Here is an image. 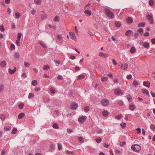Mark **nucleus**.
Instances as JSON below:
<instances>
[{"mask_svg":"<svg viewBox=\"0 0 155 155\" xmlns=\"http://www.w3.org/2000/svg\"><path fill=\"white\" fill-rule=\"evenodd\" d=\"M104 11L106 13V15L108 18L110 19H112L114 18V14L110 10L107 8H105L104 9Z\"/></svg>","mask_w":155,"mask_h":155,"instance_id":"1","label":"nucleus"},{"mask_svg":"<svg viewBox=\"0 0 155 155\" xmlns=\"http://www.w3.org/2000/svg\"><path fill=\"white\" fill-rule=\"evenodd\" d=\"M131 149L133 151L137 152L141 149V148L139 145L135 144L134 145H132L131 147Z\"/></svg>","mask_w":155,"mask_h":155,"instance_id":"2","label":"nucleus"},{"mask_svg":"<svg viewBox=\"0 0 155 155\" xmlns=\"http://www.w3.org/2000/svg\"><path fill=\"white\" fill-rule=\"evenodd\" d=\"M147 18L150 24H152L153 23V15L151 13L147 14L146 15Z\"/></svg>","mask_w":155,"mask_h":155,"instance_id":"3","label":"nucleus"},{"mask_svg":"<svg viewBox=\"0 0 155 155\" xmlns=\"http://www.w3.org/2000/svg\"><path fill=\"white\" fill-rule=\"evenodd\" d=\"M101 103L104 106H106L109 104V101L107 99H104L101 101Z\"/></svg>","mask_w":155,"mask_h":155,"instance_id":"4","label":"nucleus"},{"mask_svg":"<svg viewBox=\"0 0 155 155\" xmlns=\"http://www.w3.org/2000/svg\"><path fill=\"white\" fill-rule=\"evenodd\" d=\"M87 118L86 116H85L81 117L78 119V121L80 123H83L85 121Z\"/></svg>","mask_w":155,"mask_h":155,"instance_id":"5","label":"nucleus"},{"mask_svg":"<svg viewBox=\"0 0 155 155\" xmlns=\"http://www.w3.org/2000/svg\"><path fill=\"white\" fill-rule=\"evenodd\" d=\"M114 94L116 95L122 94L123 93L120 89H116L114 91Z\"/></svg>","mask_w":155,"mask_h":155,"instance_id":"6","label":"nucleus"},{"mask_svg":"<svg viewBox=\"0 0 155 155\" xmlns=\"http://www.w3.org/2000/svg\"><path fill=\"white\" fill-rule=\"evenodd\" d=\"M78 106V105L77 103H73L71 104V109L75 110L77 108Z\"/></svg>","mask_w":155,"mask_h":155,"instance_id":"7","label":"nucleus"},{"mask_svg":"<svg viewBox=\"0 0 155 155\" xmlns=\"http://www.w3.org/2000/svg\"><path fill=\"white\" fill-rule=\"evenodd\" d=\"M133 32L132 31L129 30L127 31L125 33V35L126 36L130 37L133 34Z\"/></svg>","mask_w":155,"mask_h":155,"instance_id":"8","label":"nucleus"},{"mask_svg":"<svg viewBox=\"0 0 155 155\" xmlns=\"http://www.w3.org/2000/svg\"><path fill=\"white\" fill-rule=\"evenodd\" d=\"M143 84L144 86L149 88L150 86V83L148 81H144L143 82Z\"/></svg>","mask_w":155,"mask_h":155,"instance_id":"9","label":"nucleus"},{"mask_svg":"<svg viewBox=\"0 0 155 155\" xmlns=\"http://www.w3.org/2000/svg\"><path fill=\"white\" fill-rule=\"evenodd\" d=\"M69 34L70 35V37L71 38L72 40H75L76 39V37L75 34L74 33H72L71 32H69Z\"/></svg>","mask_w":155,"mask_h":155,"instance_id":"10","label":"nucleus"},{"mask_svg":"<svg viewBox=\"0 0 155 155\" xmlns=\"http://www.w3.org/2000/svg\"><path fill=\"white\" fill-rule=\"evenodd\" d=\"M16 67H15L13 70H12L10 68H9L8 69V72L10 74H13L16 72Z\"/></svg>","mask_w":155,"mask_h":155,"instance_id":"11","label":"nucleus"},{"mask_svg":"<svg viewBox=\"0 0 155 155\" xmlns=\"http://www.w3.org/2000/svg\"><path fill=\"white\" fill-rule=\"evenodd\" d=\"M115 103L118 104L120 106H122L124 104L123 101L121 100L116 101H115Z\"/></svg>","mask_w":155,"mask_h":155,"instance_id":"12","label":"nucleus"},{"mask_svg":"<svg viewBox=\"0 0 155 155\" xmlns=\"http://www.w3.org/2000/svg\"><path fill=\"white\" fill-rule=\"evenodd\" d=\"M135 106L134 104L131 103L130 105L129 108L130 110L133 111L135 110Z\"/></svg>","mask_w":155,"mask_h":155,"instance_id":"13","label":"nucleus"},{"mask_svg":"<svg viewBox=\"0 0 155 155\" xmlns=\"http://www.w3.org/2000/svg\"><path fill=\"white\" fill-rule=\"evenodd\" d=\"M128 65L127 64H125L124 65L121 64V68L123 70H125L127 69L128 68Z\"/></svg>","mask_w":155,"mask_h":155,"instance_id":"14","label":"nucleus"},{"mask_svg":"<svg viewBox=\"0 0 155 155\" xmlns=\"http://www.w3.org/2000/svg\"><path fill=\"white\" fill-rule=\"evenodd\" d=\"M0 65L2 68L5 67L6 65V62L5 61H3L1 62Z\"/></svg>","mask_w":155,"mask_h":155,"instance_id":"15","label":"nucleus"},{"mask_svg":"<svg viewBox=\"0 0 155 155\" xmlns=\"http://www.w3.org/2000/svg\"><path fill=\"white\" fill-rule=\"evenodd\" d=\"M141 92L143 94L149 95V92L146 89H143L141 90Z\"/></svg>","mask_w":155,"mask_h":155,"instance_id":"16","label":"nucleus"},{"mask_svg":"<svg viewBox=\"0 0 155 155\" xmlns=\"http://www.w3.org/2000/svg\"><path fill=\"white\" fill-rule=\"evenodd\" d=\"M84 13L87 16H89L91 15V12L89 10H86L84 11Z\"/></svg>","mask_w":155,"mask_h":155,"instance_id":"17","label":"nucleus"},{"mask_svg":"<svg viewBox=\"0 0 155 155\" xmlns=\"http://www.w3.org/2000/svg\"><path fill=\"white\" fill-rule=\"evenodd\" d=\"M14 57L15 59H18L19 58V54L18 52H15L14 54Z\"/></svg>","mask_w":155,"mask_h":155,"instance_id":"18","label":"nucleus"},{"mask_svg":"<svg viewBox=\"0 0 155 155\" xmlns=\"http://www.w3.org/2000/svg\"><path fill=\"white\" fill-rule=\"evenodd\" d=\"M126 21L127 23L128 24H131L133 21V20L130 17L128 18L127 19Z\"/></svg>","mask_w":155,"mask_h":155,"instance_id":"19","label":"nucleus"},{"mask_svg":"<svg viewBox=\"0 0 155 155\" xmlns=\"http://www.w3.org/2000/svg\"><path fill=\"white\" fill-rule=\"evenodd\" d=\"M78 141L81 143H83L84 142V139L83 137H79L78 138Z\"/></svg>","mask_w":155,"mask_h":155,"instance_id":"20","label":"nucleus"},{"mask_svg":"<svg viewBox=\"0 0 155 155\" xmlns=\"http://www.w3.org/2000/svg\"><path fill=\"white\" fill-rule=\"evenodd\" d=\"M108 112L107 110H105L103 111L102 115L106 117L108 116Z\"/></svg>","mask_w":155,"mask_h":155,"instance_id":"21","label":"nucleus"},{"mask_svg":"<svg viewBox=\"0 0 155 155\" xmlns=\"http://www.w3.org/2000/svg\"><path fill=\"white\" fill-rule=\"evenodd\" d=\"M144 47L146 48H149L150 47L149 44L147 42H145L143 44V45Z\"/></svg>","mask_w":155,"mask_h":155,"instance_id":"22","label":"nucleus"},{"mask_svg":"<svg viewBox=\"0 0 155 155\" xmlns=\"http://www.w3.org/2000/svg\"><path fill=\"white\" fill-rule=\"evenodd\" d=\"M136 51V49L134 47H132L131 48L130 51L131 53H134Z\"/></svg>","mask_w":155,"mask_h":155,"instance_id":"23","label":"nucleus"},{"mask_svg":"<svg viewBox=\"0 0 155 155\" xmlns=\"http://www.w3.org/2000/svg\"><path fill=\"white\" fill-rule=\"evenodd\" d=\"M115 25L117 27H120L121 25V23L120 22L118 21H116L115 22Z\"/></svg>","mask_w":155,"mask_h":155,"instance_id":"24","label":"nucleus"},{"mask_svg":"<svg viewBox=\"0 0 155 155\" xmlns=\"http://www.w3.org/2000/svg\"><path fill=\"white\" fill-rule=\"evenodd\" d=\"M145 25V22H141L139 23L137 25V26L139 27H143Z\"/></svg>","mask_w":155,"mask_h":155,"instance_id":"25","label":"nucleus"},{"mask_svg":"<svg viewBox=\"0 0 155 155\" xmlns=\"http://www.w3.org/2000/svg\"><path fill=\"white\" fill-rule=\"evenodd\" d=\"M0 118L2 121H4L5 119L6 116L4 114H2L0 115Z\"/></svg>","mask_w":155,"mask_h":155,"instance_id":"26","label":"nucleus"},{"mask_svg":"<svg viewBox=\"0 0 155 155\" xmlns=\"http://www.w3.org/2000/svg\"><path fill=\"white\" fill-rule=\"evenodd\" d=\"M25 116V114L23 113H20L18 116V118L19 119H21L22 117Z\"/></svg>","mask_w":155,"mask_h":155,"instance_id":"27","label":"nucleus"},{"mask_svg":"<svg viewBox=\"0 0 155 155\" xmlns=\"http://www.w3.org/2000/svg\"><path fill=\"white\" fill-rule=\"evenodd\" d=\"M123 115L121 114L119 115H118L115 117V118L118 120H120L123 118Z\"/></svg>","mask_w":155,"mask_h":155,"instance_id":"28","label":"nucleus"},{"mask_svg":"<svg viewBox=\"0 0 155 155\" xmlns=\"http://www.w3.org/2000/svg\"><path fill=\"white\" fill-rule=\"evenodd\" d=\"M133 84L134 86L135 87H137V86L139 84L138 82L136 80H134L133 81Z\"/></svg>","mask_w":155,"mask_h":155,"instance_id":"29","label":"nucleus"},{"mask_svg":"<svg viewBox=\"0 0 155 155\" xmlns=\"http://www.w3.org/2000/svg\"><path fill=\"white\" fill-rule=\"evenodd\" d=\"M52 127L53 128L56 129H58L59 128L58 125L56 123H54L53 124Z\"/></svg>","mask_w":155,"mask_h":155,"instance_id":"30","label":"nucleus"},{"mask_svg":"<svg viewBox=\"0 0 155 155\" xmlns=\"http://www.w3.org/2000/svg\"><path fill=\"white\" fill-rule=\"evenodd\" d=\"M50 68V66L48 65H45L43 67V69L44 70H46L49 69Z\"/></svg>","mask_w":155,"mask_h":155,"instance_id":"31","label":"nucleus"},{"mask_svg":"<svg viewBox=\"0 0 155 155\" xmlns=\"http://www.w3.org/2000/svg\"><path fill=\"white\" fill-rule=\"evenodd\" d=\"M39 44L40 45L42 46L43 48H46L47 47L41 41H40L39 42Z\"/></svg>","mask_w":155,"mask_h":155,"instance_id":"32","label":"nucleus"},{"mask_svg":"<svg viewBox=\"0 0 155 155\" xmlns=\"http://www.w3.org/2000/svg\"><path fill=\"white\" fill-rule=\"evenodd\" d=\"M120 125L122 128L124 129L126 127V123H122L120 124Z\"/></svg>","mask_w":155,"mask_h":155,"instance_id":"33","label":"nucleus"},{"mask_svg":"<svg viewBox=\"0 0 155 155\" xmlns=\"http://www.w3.org/2000/svg\"><path fill=\"white\" fill-rule=\"evenodd\" d=\"M35 96V95L33 94L30 93L29 94L28 98L29 99H31L34 97Z\"/></svg>","mask_w":155,"mask_h":155,"instance_id":"34","label":"nucleus"},{"mask_svg":"<svg viewBox=\"0 0 155 155\" xmlns=\"http://www.w3.org/2000/svg\"><path fill=\"white\" fill-rule=\"evenodd\" d=\"M17 129L16 128H14L12 129V134H15L17 132Z\"/></svg>","mask_w":155,"mask_h":155,"instance_id":"35","label":"nucleus"},{"mask_svg":"<svg viewBox=\"0 0 155 155\" xmlns=\"http://www.w3.org/2000/svg\"><path fill=\"white\" fill-rule=\"evenodd\" d=\"M33 86H35L37 84V81L36 80H33L31 82Z\"/></svg>","mask_w":155,"mask_h":155,"instance_id":"36","label":"nucleus"},{"mask_svg":"<svg viewBox=\"0 0 155 155\" xmlns=\"http://www.w3.org/2000/svg\"><path fill=\"white\" fill-rule=\"evenodd\" d=\"M34 2L36 5H39L41 3V0H35Z\"/></svg>","mask_w":155,"mask_h":155,"instance_id":"37","label":"nucleus"},{"mask_svg":"<svg viewBox=\"0 0 155 155\" xmlns=\"http://www.w3.org/2000/svg\"><path fill=\"white\" fill-rule=\"evenodd\" d=\"M24 105V104L23 103H21L18 105V107L19 108L22 109L23 108Z\"/></svg>","mask_w":155,"mask_h":155,"instance_id":"38","label":"nucleus"},{"mask_svg":"<svg viewBox=\"0 0 155 155\" xmlns=\"http://www.w3.org/2000/svg\"><path fill=\"white\" fill-rule=\"evenodd\" d=\"M149 4L151 6H153L154 4V2L153 0H149Z\"/></svg>","mask_w":155,"mask_h":155,"instance_id":"39","label":"nucleus"},{"mask_svg":"<svg viewBox=\"0 0 155 155\" xmlns=\"http://www.w3.org/2000/svg\"><path fill=\"white\" fill-rule=\"evenodd\" d=\"M24 65L25 67H29L30 65V64L28 62H24Z\"/></svg>","mask_w":155,"mask_h":155,"instance_id":"40","label":"nucleus"},{"mask_svg":"<svg viewBox=\"0 0 155 155\" xmlns=\"http://www.w3.org/2000/svg\"><path fill=\"white\" fill-rule=\"evenodd\" d=\"M15 17L16 18H19L21 16V15L20 13L17 12L15 14Z\"/></svg>","mask_w":155,"mask_h":155,"instance_id":"41","label":"nucleus"},{"mask_svg":"<svg viewBox=\"0 0 155 155\" xmlns=\"http://www.w3.org/2000/svg\"><path fill=\"white\" fill-rule=\"evenodd\" d=\"M150 128L152 130H155V125L151 124L150 126Z\"/></svg>","mask_w":155,"mask_h":155,"instance_id":"42","label":"nucleus"},{"mask_svg":"<svg viewBox=\"0 0 155 155\" xmlns=\"http://www.w3.org/2000/svg\"><path fill=\"white\" fill-rule=\"evenodd\" d=\"M50 91L52 94H54L55 93V90L52 87H51L50 88Z\"/></svg>","mask_w":155,"mask_h":155,"instance_id":"43","label":"nucleus"},{"mask_svg":"<svg viewBox=\"0 0 155 155\" xmlns=\"http://www.w3.org/2000/svg\"><path fill=\"white\" fill-rule=\"evenodd\" d=\"M21 36V33H19L18 34V38L17 39H18V41L19 40H20Z\"/></svg>","mask_w":155,"mask_h":155,"instance_id":"44","label":"nucleus"},{"mask_svg":"<svg viewBox=\"0 0 155 155\" xmlns=\"http://www.w3.org/2000/svg\"><path fill=\"white\" fill-rule=\"evenodd\" d=\"M138 36H139V34L138 32H135V33H134V37L135 38H136V39L137 38H138Z\"/></svg>","mask_w":155,"mask_h":155,"instance_id":"45","label":"nucleus"},{"mask_svg":"<svg viewBox=\"0 0 155 155\" xmlns=\"http://www.w3.org/2000/svg\"><path fill=\"white\" fill-rule=\"evenodd\" d=\"M58 148L59 150H61L62 149V145L61 144L58 143Z\"/></svg>","mask_w":155,"mask_h":155,"instance_id":"46","label":"nucleus"},{"mask_svg":"<svg viewBox=\"0 0 155 155\" xmlns=\"http://www.w3.org/2000/svg\"><path fill=\"white\" fill-rule=\"evenodd\" d=\"M137 31L140 33V34L141 35L143 32V29L142 28H140L137 30Z\"/></svg>","mask_w":155,"mask_h":155,"instance_id":"47","label":"nucleus"},{"mask_svg":"<svg viewBox=\"0 0 155 155\" xmlns=\"http://www.w3.org/2000/svg\"><path fill=\"white\" fill-rule=\"evenodd\" d=\"M108 79V78L107 77H102L101 78V81H107Z\"/></svg>","mask_w":155,"mask_h":155,"instance_id":"48","label":"nucleus"},{"mask_svg":"<svg viewBox=\"0 0 155 155\" xmlns=\"http://www.w3.org/2000/svg\"><path fill=\"white\" fill-rule=\"evenodd\" d=\"M0 30L1 31L3 32L4 31L5 28L3 25H1L0 26Z\"/></svg>","mask_w":155,"mask_h":155,"instance_id":"49","label":"nucleus"},{"mask_svg":"<svg viewBox=\"0 0 155 155\" xmlns=\"http://www.w3.org/2000/svg\"><path fill=\"white\" fill-rule=\"evenodd\" d=\"M4 89V86L3 84H1L0 86V92H1Z\"/></svg>","mask_w":155,"mask_h":155,"instance_id":"50","label":"nucleus"},{"mask_svg":"<svg viewBox=\"0 0 155 155\" xmlns=\"http://www.w3.org/2000/svg\"><path fill=\"white\" fill-rule=\"evenodd\" d=\"M67 133L69 134L73 132L72 130L69 128L67 129Z\"/></svg>","mask_w":155,"mask_h":155,"instance_id":"51","label":"nucleus"},{"mask_svg":"<svg viewBox=\"0 0 155 155\" xmlns=\"http://www.w3.org/2000/svg\"><path fill=\"white\" fill-rule=\"evenodd\" d=\"M84 111L86 112H87L89 110V107L88 106H86L84 107Z\"/></svg>","mask_w":155,"mask_h":155,"instance_id":"52","label":"nucleus"},{"mask_svg":"<svg viewBox=\"0 0 155 155\" xmlns=\"http://www.w3.org/2000/svg\"><path fill=\"white\" fill-rule=\"evenodd\" d=\"M57 39L58 40H60L62 38V36L61 35H58L57 36Z\"/></svg>","mask_w":155,"mask_h":155,"instance_id":"53","label":"nucleus"},{"mask_svg":"<svg viewBox=\"0 0 155 155\" xmlns=\"http://www.w3.org/2000/svg\"><path fill=\"white\" fill-rule=\"evenodd\" d=\"M95 140L96 142L97 143H100L101 141V138H96Z\"/></svg>","mask_w":155,"mask_h":155,"instance_id":"54","label":"nucleus"},{"mask_svg":"<svg viewBox=\"0 0 155 155\" xmlns=\"http://www.w3.org/2000/svg\"><path fill=\"white\" fill-rule=\"evenodd\" d=\"M84 76L80 75L78 76V79L79 80H80L81 79L84 78Z\"/></svg>","mask_w":155,"mask_h":155,"instance_id":"55","label":"nucleus"},{"mask_svg":"<svg viewBox=\"0 0 155 155\" xmlns=\"http://www.w3.org/2000/svg\"><path fill=\"white\" fill-rule=\"evenodd\" d=\"M10 48L11 50H12L15 49V46L13 44H11V45Z\"/></svg>","mask_w":155,"mask_h":155,"instance_id":"56","label":"nucleus"},{"mask_svg":"<svg viewBox=\"0 0 155 155\" xmlns=\"http://www.w3.org/2000/svg\"><path fill=\"white\" fill-rule=\"evenodd\" d=\"M54 61L56 64V65L57 66H58L60 63V61H59L54 60Z\"/></svg>","mask_w":155,"mask_h":155,"instance_id":"57","label":"nucleus"},{"mask_svg":"<svg viewBox=\"0 0 155 155\" xmlns=\"http://www.w3.org/2000/svg\"><path fill=\"white\" fill-rule=\"evenodd\" d=\"M126 143V142H121L120 143V145L121 147L123 146Z\"/></svg>","mask_w":155,"mask_h":155,"instance_id":"58","label":"nucleus"},{"mask_svg":"<svg viewBox=\"0 0 155 155\" xmlns=\"http://www.w3.org/2000/svg\"><path fill=\"white\" fill-rule=\"evenodd\" d=\"M111 61H112V63H113V64L114 65H116L117 64V63H116V61H115V60L114 59H112Z\"/></svg>","mask_w":155,"mask_h":155,"instance_id":"59","label":"nucleus"},{"mask_svg":"<svg viewBox=\"0 0 155 155\" xmlns=\"http://www.w3.org/2000/svg\"><path fill=\"white\" fill-rule=\"evenodd\" d=\"M149 35V33L148 32L146 31L143 34V36L145 37H147Z\"/></svg>","mask_w":155,"mask_h":155,"instance_id":"60","label":"nucleus"},{"mask_svg":"<svg viewBox=\"0 0 155 155\" xmlns=\"http://www.w3.org/2000/svg\"><path fill=\"white\" fill-rule=\"evenodd\" d=\"M58 16H56L54 18V21L56 22H58L59 21V20H58Z\"/></svg>","mask_w":155,"mask_h":155,"instance_id":"61","label":"nucleus"},{"mask_svg":"<svg viewBox=\"0 0 155 155\" xmlns=\"http://www.w3.org/2000/svg\"><path fill=\"white\" fill-rule=\"evenodd\" d=\"M136 130L137 131V132H138V134H140L141 133V129L140 128L138 127V128H137L136 129Z\"/></svg>","mask_w":155,"mask_h":155,"instance_id":"62","label":"nucleus"},{"mask_svg":"<svg viewBox=\"0 0 155 155\" xmlns=\"http://www.w3.org/2000/svg\"><path fill=\"white\" fill-rule=\"evenodd\" d=\"M40 88L39 87H36V88H35L34 89V90L35 91L38 92L40 90Z\"/></svg>","mask_w":155,"mask_h":155,"instance_id":"63","label":"nucleus"},{"mask_svg":"<svg viewBox=\"0 0 155 155\" xmlns=\"http://www.w3.org/2000/svg\"><path fill=\"white\" fill-rule=\"evenodd\" d=\"M151 42L153 44H155V38H153L151 40Z\"/></svg>","mask_w":155,"mask_h":155,"instance_id":"64","label":"nucleus"}]
</instances>
